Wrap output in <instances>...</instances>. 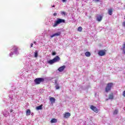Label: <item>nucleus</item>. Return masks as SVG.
Returning a JSON list of instances; mask_svg holds the SVG:
<instances>
[{
  "label": "nucleus",
  "mask_w": 125,
  "mask_h": 125,
  "mask_svg": "<svg viewBox=\"0 0 125 125\" xmlns=\"http://www.w3.org/2000/svg\"><path fill=\"white\" fill-rule=\"evenodd\" d=\"M100 0H96V2H98Z\"/></svg>",
  "instance_id": "32"
},
{
  "label": "nucleus",
  "mask_w": 125,
  "mask_h": 125,
  "mask_svg": "<svg viewBox=\"0 0 125 125\" xmlns=\"http://www.w3.org/2000/svg\"><path fill=\"white\" fill-rule=\"evenodd\" d=\"M53 16H57V13H54L53 14Z\"/></svg>",
  "instance_id": "27"
},
{
  "label": "nucleus",
  "mask_w": 125,
  "mask_h": 125,
  "mask_svg": "<svg viewBox=\"0 0 125 125\" xmlns=\"http://www.w3.org/2000/svg\"><path fill=\"white\" fill-rule=\"evenodd\" d=\"M50 122H51V124L56 123H57V119L55 118H53L51 119Z\"/></svg>",
  "instance_id": "13"
},
{
  "label": "nucleus",
  "mask_w": 125,
  "mask_h": 125,
  "mask_svg": "<svg viewBox=\"0 0 125 125\" xmlns=\"http://www.w3.org/2000/svg\"><path fill=\"white\" fill-rule=\"evenodd\" d=\"M34 43H36V42H34Z\"/></svg>",
  "instance_id": "34"
},
{
  "label": "nucleus",
  "mask_w": 125,
  "mask_h": 125,
  "mask_svg": "<svg viewBox=\"0 0 125 125\" xmlns=\"http://www.w3.org/2000/svg\"><path fill=\"white\" fill-rule=\"evenodd\" d=\"M78 32H82L83 31V27L81 26H79L78 28Z\"/></svg>",
  "instance_id": "21"
},
{
  "label": "nucleus",
  "mask_w": 125,
  "mask_h": 125,
  "mask_svg": "<svg viewBox=\"0 0 125 125\" xmlns=\"http://www.w3.org/2000/svg\"><path fill=\"white\" fill-rule=\"evenodd\" d=\"M13 50H14V52H17L18 48L16 46H14L13 48Z\"/></svg>",
  "instance_id": "19"
},
{
  "label": "nucleus",
  "mask_w": 125,
  "mask_h": 125,
  "mask_svg": "<svg viewBox=\"0 0 125 125\" xmlns=\"http://www.w3.org/2000/svg\"><path fill=\"white\" fill-rule=\"evenodd\" d=\"M90 108L91 110H92V111L95 112V113H98V112H99L98 109L96 107L94 106V105H91Z\"/></svg>",
  "instance_id": "6"
},
{
  "label": "nucleus",
  "mask_w": 125,
  "mask_h": 125,
  "mask_svg": "<svg viewBox=\"0 0 125 125\" xmlns=\"http://www.w3.org/2000/svg\"><path fill=\"white\" fill-rule=\"evenodd\" d=\"M61 23H65V20L57 19V21H55L54 25H53V27L55 28V27L58 26L59 24H61Z\"/></svg>",
  "instance_id": "1"
},
{
  "label": "nucleus",
  "mask_w": 125,
  "mask_h": 125,
  "mask_svg": "<svg viewBox=\"0 0 125 125\" xmlns=\"http://www.w3.org/2000/svg\"><path fill=\"white\" fill-rule=\"evenodd\" d=\"M66 0H62V2H66Z\"/></svg>",
  "instance_id": "30"
},
{
  "label": "nucleus",
  "mask_w": 125,
  "mask_h": 125,
  "mask_svg": "<svg viewBox=\"0 0 125 125\" xmlns=\"http://www.w3.org/2000/svg\"><path fill=\"white\" fill-rule=\"evenodd\" d=\"M109 99H114V95H113V93L109 94Z\"/></svg>",
  "instance_id": "20"
},
{
  "label": "nucleus",
  "mask_w": 125,
  "mask_h": 125,
  "mask_svg": "<svg viewBox=\"0 0 125 125\" xmlns=\"http://www.w3.org/2000/svg\"><path fill=\"white\" fill-rule=\"evenodd\" d=\"M33 43H31V47H33Z\"/></svg>",
  "instance_id": "31"
},
{
  "label": "nucleus",
  "mask_w": 125,
  "mask_h": 125,
  "mask_svg": "<svg viewBox=\"0 0 125 125\" xmlns=\"http://www.w3.org/2000/svg\"><path fill=\"white\" fill-rule=\"evenodd\" d=\"M123 95L124 97H125V90H124L123 92Z\"/></svg>",
  "instance_id": "25"
},
{
  "label": "nucleus",
  "mask_w": 125,
  "mask_h": 125,
  "mask_svg": "<svg viewBox=\"0 0 125 125\" xmlns=\"http://www.w3.org/2000/svg\"><path fill=\"white\" fill-rule=\"evenodd\" d=\"M60 60V57L58 56H56V57H55L52 60H50L48 62V63L49 64H52L53 63H56V62H58Z\"/></svg>",
  "instance_id": "2"
},
{
  "label": "nucleus",
  "mask_w": 125,
  "mask_h": 125,
  "mask_svg": "<svg viewBox=\"0 0 125 125\" xmlns=\"http://www.w3.org/2000/svg\"><path fill=\"white\" fill-rule=\"evenodd\" d=\"M49 100L51 102V104H53V103H55V98L54 97H50L49 98Z\"/></svg>",
  "instance_id": "11"
},
{
  "label": "nucleus",
  "mask_w": 125,
  "mask_h": 125,
  "mask_svg": "<svg viewBox=\"0 0 125 125\" xmlns=\"http://www.w3.org/2000/svg\"><path fill=\"white\" fill-rule=\"evenodd\" d=\"M123 48L124 53L125 54V43L123 44Z\"/></svg>",
  "instance_id": "23"
},
{
  "label": "nucleus",
  "mask_w": 125,
  "mask_h": 125,
  "mask_svg": "<svg viewBox=\"0 0 125 125\" xmlns=\"http://www.w3.org/2000/svg\"><path fill=\"white\" fill-rule=\"evenodd\" d=\"M103 18V16L100 15L97 17V20L98 22H101L102 21V19Z\"/></svg>",
  "instance_id": "10"
},
{
  "label": "nucleus",
  "mask_w": 125,
  "mask_h": 125,
  "mask_svg": "<svg viewBox=\"0 0 125 125\" xmlns=\"http://www.w3.org/2000/svg\"><path fill=\"white\" fill-rule=\"evenodd\" d=\"M113 85H114V83H107L105 88V92L108 93V91H111L112 87H113Z\"/></svg>",
  "instance_id": "3"
},
{
  "label": "nucleus",
  "mask_w": 125,
  "mask_h": 125,
  "mask_svg": "<svg viewBox=\"0 0 125 125\" xmlns=\"http://www.w3.org/2000/svg\"><path fill=\"white\" fill-rule=\"evenodd\" d=\"M119 112V111L117 109H115L113 112V115H117L118 113Z\"/></svg>",
  "instance_id": "22"
},
{
  "label": "nucleus",
  "mask_w": 125,
  "mask_h": 125,
  "mask_svg": "<svg viewBox=\"0 0 125 125\" xmlns=\"http://www.w3.org/2000/svg\"><path fill=\"white\" fill-rule=\"evenodd\" d=\"M12 55H13V53H10V56H12Z\"/></svg>",
  "instance_id": "29"
},
{
  "label": "nucleus",
  "mask_w": 125,
  "mask_h": 125,
  "mask_svg": "<svg viewBox=\"0 0 125 125\" xmlns=\"http://www.w3.org/2000/svg\"><path fill=\"white\" fill-rule=\"evenodd\" d=\"M26 116H30L31 115V110H30V109H27L26 110Z\"/></svg>",
  "instance_id": "15"
},
{
  "label": "nucleus",
  "mask_w": 125,
  "mask_h": 125,
  "mask_svg": "<svg viewBox=\"0 0 125 125\" xmlns=\"http://www.w3.org/2000/svg\"><path fill=\"white\" fill-rule=\"evenodd\" d=\"M108 14L109 15H112L113 14V10L112 8L108 9Z\"/></svg>",
  "instance_id": "16"
},
{
  "label": "nucleus",
  "mask_w": 125,
  "mask_h": 125,
  "mask_svg": "<svg viewBox=\"0 0 125 125\" xmlns=\"http://www.w3.org/2000/svg\"><path fill=\"white\" fill-rule=\"evenodd\" d=\"M38 55H39V53L38 52V51L36 50L34 52V57H35V58H37Z\"/></svg>",
  "instance_id": "17"
},
{
  "label": "nucleus",
  "mask_w": 125,
  "mask_h": 125,
  "mask_svg": "<svg viewBox=\"0 0 125 125\" xmlns=\"http://www.w3.org/2000/svg\"><path fill=\"white\" fill-rule=\"evenodd\" d=\"M63 116L65 119H68L71 117V113L70 112H65L63 114Z\"/></svg>",
  "instance_id": "7"
},
{
  "label": "nucleus",
  "mask_w": 125,
  "mask_h": 125,
  "mask_svg": "<svg viewBox=\"0 0 125 125\" xmlns=\"http://www.w3.org/2000/svg\"><path fill=\"white\" fill-rule=\"evenodd\" d=\"M61 35V32H57L52 35H51L50 38H54V37H58V36H60Z\"/></svg>",
  "instance_id": "8"
},
{
  "label": "nucleus",
  "mask_w": 125,
  "mask_h": 125,
  "mask_svg": "<svg viewBox=\"0 0 125 125\" xmlns=\"http://www.w3.org/2000/svg\"><path fill=\"white\" fill-rule=\"evenodd\" d=\"M65 68H66V66H62L58 68V71H59V72H62V71H64Z\"/></svg>",
  "instance_id": "9"
},
{
  "label": "nucleus",
  "mask_w": 125,
  "mask_h": 125,
  "mask_svg": "<svg viewBox=\"0 0 125 125\" xmlns=\"http://www.w3.org/2000/svg\"><path fill=\"white\" fill-rule=\"evenodd\" d=\"M52 55H56V52H53L52 53Z\"/></svg>",
  "instance_id": "26"
},
{
  "label": "nucleus",
  "mask_w": 125,
  "mask_h": 125,
  "mask_svg": "<svg viewBox=\"0 0 125 125\" xmlns=\"http://www.w3.org/2000/svg\"><path fill=\"white\" fill-rule=\"evenodd\" d=\"M106 50H100L98 52V54L99 56H104V55H106Z\"/></svg>",
  "instance_id": "5"
},
{
  "label": "nucleus",
  "mask_w": 125,
  "mask_h": 125,
  "mask_svg": "<svg viewBox=\"0 0 125 125\" xmlns=\"http://www.w3.org/2000/svg\"><path fill=\"white\" fill-rule=\"evenodd\" d=\"M43 82H44L43 78H38L34 80L35 84H40L41 83H43Z\"/></svg>",
  "instance_id": "4"
},
{
  "label": "nucleus",
  "mask_w": 125,
  "mask_h": 125,
  "mask_svg": "<svg viewBox=\"0 0 125 125\" xmlns=\"http://www.w3.org/2000/svg\"><path fill=\"white\" fill-rule=\"evenodd\" d=\"M36 109L37 110H42V104H41L40 106L36 107Z\"/></svg>",
  "instance_id": "18"
},
{
  "label": "nucleus",
  "mask_w": 125,
  "mask_h": 125,
  "mask_svg": "<svg viewBox=\"0 0 125 125\" xmlns=\"http://www.w3.org/2000/svg\"><path fill=\"white\" fill-rule=\"evenodd\" d=\"M62 15H64V16L66 15V12L62 11L61 12Z\"/></svg>",
  "instance_id": "24"
},
{
  "label": "nucleus",
  "mask_w": 125,
  "mask_h": 125,
  "mask_svg": "<svg viewBox=\"0 0 125 125\" xmlns=\"http://www.w3.org/2000/svg\"><path fill=\"white\" fill-rule=\"evenodd\" d=\"M85 55L86 57H90L91 53H90V52L89 51H87L85 53Z\"/></svg>",
  "instance_id": "12"
},
{
  "label": "nucleus",
  "mask_w": 125,
  "mask_h": 125,
  "mask_svg": "<svg viewBox=\"0 0 125 125\" xmlns=\"http://www.w3.org/2000/svg\"><path fill=\"white\" fill-rule=\"evenodd\" d=\"M55 87L56 89H59L60 88V87L59 86V84L57 83V81H55Z\"/></svg>",
  "instance_id": "14"
},
{
  "label": "nucleus",
  "mask_w": 125,
  "mask_h": 125,
  "mask_svg": "<svg viewBox=\"0 0 125 125\" xmlns=\"http://www.w3.org/2000/svg\"><path fill=\"white\" fill-rule=\"evenodd\" d=\"M122 25L124 27H125V21L123 22Z\"/></svg>",
  "instance_id": "28"
},
{
  "label": "nucleus",
  "mask_w": 125,
  "mask_h": 125,
  "mask_svg": "<svg viewBox=\"0 0 125 125\" xmlns=\"http://www.w3.org/2000/svg\"><path fill=\"white\" fill-rule=\"evenodd\" d=\"M52 7H55V5H52Z\"/></svg>",
  "instance_id": "33"
}]
</instances>
